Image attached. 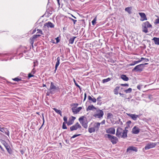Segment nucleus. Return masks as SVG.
I'll return each instance as SVG.
<instances>
[{"label":"nucleus","instance_id":"54","mask_svg":"<svg viewBox=\"0 0 159 159\" xmlns=\"http://www.w3.org/2000/svg\"><path fill=\"white\" fill-rule=\"evenodd\" d=\"M142 85H139L137 86V88L138 89H139V90H140L141 89V87Z\"/></svg>","mask_w":159,"mask_h":159},{"label":"nucleus","instance_id":"9","mask_svg":"<svg viewBox=\"0 0 159 159\" xmlns=\"http://www.w3.org/2000/svg\"><path fill=\"white\" fill-rule=\"evenodd\" d=\"M81 125L78 122H77L75 125L70 127V129L71 131H73L74 130H76L78 128H81Z\"/></svg>","mask_w":159,"mask_h":159},{"label":"nucleus","instance_id":"57","mask_svg":"<svg viewBox=\"0 0 159 159\" xmlns=\"http://www.w3.org/2000/svg\"><path fill=\"white\" fill-rule=\"evenodd\" d=\"M134 61L135 62L136 64H137V63H139L141 61V60H140L137 61Z\"/></svg>","mask_w":159,"mask_h":159},{"label":"nucleus","instance_id":"39","mask_svg":"<svg viewBox=\"0 0 159 159\" xmlns=\"http://www.w3.org/2000/svg\"><path fill=\"white\" fill-rule=\"evenodd\" d=\"M120 85L121 86H124V87H125V86L128 87L129 86V84H120Z\"/></svg>","mask_w":159,"mask_h":159},{"label":"nucleus","instance_id":"14","mask_svg":"<svg viewBox=\"0 0 159 159\" xmlns=\"http://www.w3.org/2000/svg\"><path fill=\"white\" fill-rule=\"evenodd\" d=\"M106 132L108 134H115V129L114 128H110L106 130Z\"/></svg>","mask_w":159,"mask_h":159},{"label":"nucleus","instance_id":"15","mask_svg":"<svg viewBox=\"0 0 159 159\" xmlns=\"http://www.w3.org/2000/svg\"><path fill=\"white\" fill-rule=\"evenodd\" d=\"M139 131L140 129L136 126H134L132 129V133L133 134H137L139 132Z\"/></svg>","mask_w":159,"mask_h":159},{"label":"nucleus","instance_id":"24","mask_svg":"<svg viewBox=\"0 0 159 159\" xmlns=\"http://www.w3.org/2000/svg\"><path fill=\"white\" fill-rule=\"evenodd\" d=\"M46 25L48 27L53 28L54 25L53 23L50 22H48L47 23H46Z\"/></svg>","mask_w":159,"mask_h":159},{"label":"nucleus","instance_id":"11","mask_svg":"<svg viewBox=\"0 0 159 159\" xmlns=\"http://www.w3.org/2000/svg\"><path fill=\"white\" fill-rule=\"evenodd\" d=\"M126 151L127 152L130 153L132 151L137 152L138 150L137 148L132 146L129 147L127 149Z\"/></svg>","mask_w":159,"mask_h":159},{"label":"nucleus","instance_id":"33","mask_svg":"<svg viewBox=\"0 0 159 159\" xmlns=\"http://www.w3.org/2000/svg\"><path fill=\"white\" fill-rule=\"evenodd\" d=\"M74 122L71 121L70 119H69V121L68 122H67V125H71Z\"/></svg>","mask_w":159,"mask_h":159},{"label":"nucleus","instance_id":"10","mask_svg":"<svg viewBox=\"0 0 159 159\" xmlns=\"http://www.w3.org/2000/svg\"><path fill=\"white\" fill-rule=\"evenodd\" d=\"M82 109V107H79L78 108H76V107H73L71 108L72 112L74 114H77Z\"/></svg>","mask_w":159,"mask_h":159},{"label":"nucleus","instance_id":"7","mask_svg":"<svg viewBox=\"0 0 159 159\" xmlns=\"http://www.w3.org/2000/svg\"><path fill=\"white\" fill-rule=\"evenodd\" d=\"M147 64H148V63H145L144 64L138 65L135 66L134 68L133 69L132 71H136V72L141 71L143 70V68L142 66Z\"/></svg>","mask_w":159,"mask_h":159},{"label":"nucleus","instance_id":"6","mask_svg":"<svg viewBox=\"0 0 159 159\" xmlns=\"http://www.w3.org/2000/svg\"><path fill=\"white\" fill-rule=\"evenodd\" d=\"M107 138L113 144L116 143L118 141V138L115 136L111 135L109 134H107Z\"/></svg>","mask_w":159,"mask_h":159},{"label":"nucleus","instance_id":"59","mask_svg":"<svg viewBox=\"0 0 159 159\" xmlns=\"http://www.w3.org/2000/svg\"><path fill=\"white\" fill-rule=\"evenodd\" d=\"M131 123V121L130 120L128 121L127 122V124L128 125H129Z\"/></svg>","mask_w":159,"mask_h":159},{"label":"nucleus","instance_id":"48","mask_svg":"<svg viewBox=\"0 0 159 159\" xmlns=\"http://www.w3.org/2000/svg\"><path fill=\"white\" fill-rule=\"evenodd\" d=\"M75 117L72 116L71 117V119H70V120H71V121H73L74 122V120H75Z\"/></svg>","mask_w":159,"mask_h":159},{"label":"nucleus","instance_id":"63","mask_svg":"<svg viewBox=\"0 0 159 159\" xmlns=\"http://www.w3.org/2000/svg\"><path fill=\"white\" fill-rule=\"evenodd\" d=\"M36 31V29H35L34 30H33V32L32 33V34H34V33H35Z\"/></svg>","mask_w":159,"mask_h":159},{"label":"nucleus","instance_id":"31","mask_svg":"<svg viewBox=\"0 0 159 159\" xmlns=\"http://www.w3.org/2000/svg\"><path fill=\"white\" fill-rule=\"evenodd\" d=\"M111 80V79L110 78H108L106 79H104L102 80V82L103 83H105Z\"/></svg>","mask_w":159,"mask_h":159},{"label":"nucleus","instance_id":"60","mask_svg":"<svg viewBox=\"0 0 159 159\" xmlns=\"http://www.w3.org/2000/svg\"><path fill=\"white\" fill-rule=\"evenodd\" d=\"M145 61L146 62H148L149 61V59L148 58H145Z\"/></svg>","mask_w":159,"mask_h":159},{"label":"nucleus","instance_id":"62","mask_svg":"<svg viewBox=\"0 0 159 159\" xmlns=\"http://www.w3.org/2000/svg\"><path fill=\"white\" fill-rule=\"evenodd\" d=\"M145 58H143V57H141V60H141V61H143V60H145Z\"/></svg>","mask_w":159,"mask_h":159},{"label":"nucleus","instance_id":"58","mask_svg":"<svg viewBox=\"0 0 159 159\" xmlns=\"http://www.w3.org/2000/svg\"><path fill=\"white\" fill-rule=\"evenodd\" d=\"M134 61L135 62L136 64H137V63H139L141 61V60H140L137 61Z\"/></svg>","mask_w":159,"mask_h":159},{"label":"nucleus","instance_id":"30","mask_svg":"<svg viewBox=\"0 0 159 159\" xmlns=\"http://www.w3.org/2000/svg\"><path fill=\"white\" fill-rule=\"evenodd\" d=\"M132 89L131 88H129L128 89L125 90V92L126 93H129L131 92H132Z\"/></svg>","mask_w":159,"mask_h":159},{"label":"nucleus","instance_id":"44","mask_svg":"<svg viewBox=\"0 0 159 159\" xmlns=\"http://www.w3.org/2000/svg\"><path fill=\"white\" fill-rule=\"evenodd\" d=\"M73 22L74 24L75 25L76 23V22L77 21L76 20H74L72 18H70Z\"/></svg>","mask_w":159,"mask_h":159},{"label":"nucleus","instance_id":"47","mask_svg":"<svg viewBox=\"0 0 159 159\" xmlns=\"http://www.w3.org/2000/svg\"><path fill=\"white\" fill-rule=\"evenodd\" d=\"M74 81L75 82V84L76 85V86L77 87H78L80 89H81L80 87L78 84H77L76 83V82H75V81L74 80Z\"/></svg>","mask_w":159,"mask_h":159},{"label":"nucleus","instance_id":"61","mask_svg":"<svg viewBox=\"0 0 159 159\" xmlns=\"http://www.w3.org/2000/svg\"><path fill=\"white\" fill-rule=\"evenodd\" d=\"M0 148L2 151H4V149H3V148H2V147L0 145Z\"/></svg>","mask_w":159,"mask_h":159},{"label":"nucleus","instance_id":"12","mask_svg":"<svg viewBox=\"0 0 159 159\" xmlns=\"http://www.w3.org/2000/svg\"><path fill=\"white\" fill-rule=\"evenodd\" d=\"M58 87H57L55 86L53 83L52 82L51 83V85L49 88V90L50 91V93H52L53 91L56 90L57 89H58Z\"/></svg>","mask_w":159,"mask_h":159},{"label":"nucleus","instance_id":"43","mask_svg":"<svg viewBox=\"0 0 159 159\" xmlns=\"http://www.w3.org/2000/svg\"><path fill=\"white\" fill-rule=\"evenodd\" d=\"M80 134H75L74 135H73L71 138V139L72 138H75L76 137L78 136H79V135H80Z\"/></svg>","mask_w":159,"mask_h":159},{"label":"nucleus","instance_id":"19","mask_svg":"<svg viewBox=\"0 0 159 159\" xmlns=\"http://www.w3.org/2000/svg\"><path fill=\"white\" fill-rule=\"evenodd\" d=\"M93 97H92L90 96H88V99L89 101H90V102H93V103H95L96 102L97 99L92 96Z\"/></svg>","mask_w":159,"mask_h":159},{"label":"nucleus","instance_id":"22","mask_svg":"<svg viewBox=\"0 0 159 159\" xmlns=\"http://www.w3.org/2000/svg\"><path fill=\"white\" fill-rule=\"evenodd\" d=\"M152 40H153L155 44L159 45V38L154 37Z\"/></svg>","mask_w":159,"mask_h":159},{"label":"nucleus","instance_id":"27","mask_svg":"<svg viewBox=\"0 0 159 159\" xmlns=\"http://www.w3.org/2000/svg\"><path fill=\"white\" fill-rule=\"evenodd\" d=\"M76 38V37H74L73 38H70L69 41V43L71 44H72L74 42L75 39Z\"/></svg>","mask_w":159,"mask_h":159},{"label":"nucleus","instance_id":"3","mask_svg":"<svg viewBox=\"0 0 159 159\" xmlns=\"http://www.w3.org/2000/svg\"><path fill=\"white\" fill-rule=\"evenodd\" d=\"M142 31L145 33H147L148 32V28H152V25L149 22L147 21L143 23L142 25Z\"/></svg>","mask_w":159,"mask_h":159},{"label":"nucleus","instance_id":"28","mask_svg":"<svg viewBox=\"0 0 159 159\" xmlns=\"http://www.w3.org/2000/svg\"><path fill=\"white\" fill-rule=\"evenodd\" d=\"M6 149L7 150L8 152L10 154H11V153L12 152V150H11L10 147L9 146H7V148H6Z\"/></svg>","mask_w":159,"mask_h":159},{"label":"nucleus","instance_id":"21","mask_svg":"<svg viewBox=\"0 0 159 159\" xmlns=\"http://www.w3.org/2000/svg\"><path fill=\"white\" fill-rule=\"evenodd\" d=\"M96 108L93 105L89 106L86 109V111H88L90 110H93L96 109Z\"/></svg>","mask_w":159,"mask_h":159},{"label":"nucleus","instance_id":"26","mask_svg":"<svg viewBox=\"0 0 159 159\" xmlns=\"http://www.w3.org/2000/svg\"><path fill=\"white\" fill-rule=\"evenodd\" d=\"M53 109L57 113L60 115L61 116H62V112L61 111L58 110L55 108H54Z\"/></svg>","mask_w":159,"mask_h":159},{"label":"nucleus","instance_id":"50","mask_svg":"<svg viewBox=\"0 0 159 159\" xmlns=\"http://www.w3.org/2000/svg\"><path fill=\"white\" fill-rule=\"evenodd\" d=\"M155 23L156 24H159V18L155 20Z\"/></svg>","mask_w":159,"mask_h":159},{"label":"nucleus","instance_id":"45","mask_svg":"<svg viewBox=\"0 0 159 159\" xmlns=\"http://www.w3.org/2000/svg\"><path fill=\"white\" fill-rule=\"evenodd\" d=\"M132 9V7H126L125 10H130L131 9Z\"/></svg>","mask_w":159,"mask_h":159},{"label":"nucleus","instance_id":"16","mask_svg":"<svg viewBox=\"0 0 159 159\" xmlns=\"http://www.w3.org/2000/svg\"><path fill=\"white\" fill-rule=\"evenodd\" d=\"M139 15L141 16L140 20L141 21H143L145 20H147V18L145 14L143 13H139Z\"/></svg>","mask_w":159,"mask_h":159},{"label":"nucleus","instance_id":"13","mask_svg":"<svg viewBox=\"0 0 159 159\" xmlns=\"http://www.w3.org/2000/svg\"><path fill=\"white\" fill-rule=\"evenodd\" d=\"M40 36H41V34H39L34 35L32 37L30 38V43L32 45H33L34 43V39Z\"/></svg>","mask_w":159,"mask_h":159},{"label":"nucleus","instance_id":"5","mask_svg":"<svg viewBox=\"0 0 159 159\" xmlns=\"http://www.w3.org/2000/svg\"><path fill=\"white\" fill-rule=\"evenodd\" d=\"M104 115L103 111L101 110L98 109L96 110V112L93 115V116L95 118H101L103 117Z\"/></svg>","mask_w":159,"mask_h":159},{"label":"nucleus","instance_id":"64","mask_svg":"<svg viewBox=\"0 0 159 159\" xmlns=\"http://www.w3.org/2000/svg\"><path fill=\"white\" fill-rule=\"evenodd\" d=\"M58 3L59 4L60 0H57Z\"/></svg>","mask_w":159,"mask_h":159},{"label":"nucleus","instance_id":"32","mask_svg":"<svg viewBox=\"0 0 159 159\" xmlns=\"http://www.w3.org/2000/svg\"><path fill=\"white\" fill-rule=\"evenodd\" d=\"M37 32L36 34H41V35L42 34H43L42 31L41 30H39V29H38L37 30Z\"/></svg>","mask_w":159,"mask_h":159},{"label":"nucleus","instance_id":"52","mask_svg":"<svg viewBox=\"0 0 159 159\" xmlns=\"http://www.w3.org/2000/svg\"><path fill=\"white\" fill-rule=\"evenodd\" d=\"M35 72V70L34 69H33L31 71V73L33 74H34Z\"/></svg>","mask_w":159,"mask_h":159},{"label":"nucleus","instance_id":"55","mask_svg":"<svg viewBox=\"0 0 159 159\" xmlns=\"http://www.w3.org/2000/svg\"><path fill=\"white\" fill-rule=\"evenodd\" d=\"M101 98V97L100 96H98L97 98V100L98 101H100V99Z\"/></svg>","mask_w":159,"mask_h":159},{"label":"nucleus","instance_id":"51","mask_svg":"<svg viewBox=\"0 0 159 159\" xmlns=\"http://www.w3.org/2000/svg\"><path fill=\"white\" fill-rule=\"evenodd\" d=\"M78 104L77 103H74L73 104V105L74 106V107H76V108L78 106Z\"/></svg>","mask_w":159,"mask_h":159},{"label":"nucleus","instance_id":"38","mask_svg":"<svg viewBox=\"0 0 159 159\" xmlns=\"http://www.w3.org/2000/svg\"><path fill=\"white\" fill-rule=\"evenodd\" d=\"M42 116V117H43V123L41 127L40 128V129H41V127L43 126V125L44 123V122H45V120H44V117L43 115V114Z\"/></svg>","mask_w":159,"mask_h":159},{"label":"nucleus","instance_id":"34","mask_svg":"<svg viewBox=\"0 0 159 159\" xmlns=\"http://www.w3.org/2000/svg\"><path fill=\"white\" fill-rule=\"evenodd\" d=\"M66 123L65 122H63L62 124V128L63 129H66L67 127L66 125Z\"/></svg>","mask_w":159,"mask_h":159},{"label":"nucleus","instance_id":"37","mask_svg":"<svg viewBox=\"0 0 159 159\" xmlns=\"http://www.w3.org/2000/svg\"><path fill=\"white\" fill-rule=\"evenodd\" d=\"M13 80L14 81H16L17 82H18L19 81H20L21 80V79H19L18 78H15L14 79H13Z\"/></svg>","mask_w":159,"mask_h":159},{"label":"nucleus","instance_id":"23","mask_svg":"<svg viewBox=\"0 0 159 159\" xmlns=\"http://www.w3.org/2000/svg\"><path fill=\"white\" fill-rule=\"evenodd\" d=\"M121 78L125 81H127L129 80V78L127 77L126 75H122L120 76Z\"/></svg>","mask_w":159,"mask_h":159},{"label":"nucleus","instance_id":"40","mask_svg":"<svg viewBox=\"0 0 159 159\" xmlns=\"http://www.w3.org/2000/svg\"><path fill=\"white\" fill-rule=\"evenodd\" d=\"M63 120L65 121V122L66 123H67V118L66 116H64L63 118Z\"/></svg>","mask_w":159,"mask_h":159},{"label":"nucleus","instance_id":"56","mask_svg":"<svg viewBox=\"0 0 159 159\" xmlns=\"http://www.w3.org/2000/svg\"><path fill=\"white\" fill-rule=\"evenodd\" d=\"M134 61L135 62L136 64H137V63H139L141 61V60H140L137 61Z\"/></svg>","mask_w":159,"mask_h":159},{"label":"nucleus","instance_id":"20","mask_svg":"<svg viewBox=\"0 0 159 159\" xmlns=\"http://www.w3.org/2000/svg\"><path fill=\"white\" fill-rule=\"evenodd\" d=\"M60 57H58L57 59V61L56 62V65H55V72H56V70H57V68L60 64Z\"/></svg>","mask_w":159,"mask_h":159},{"label":"nucleus","instance_id":"53","mask_svg":"<svg viewBox=\"0 0 159 159\" xmlns=\"http://www.w3.org/2000/svg\"><path fill=\"white\" fill-rule=\"evenodd\" d=\"M87 97V94L86 93L84 94V101L86 99Z\"/></svg>","mask_w":159,"mask_h":159},{"label":"nucleus","instance_id":"25","mask_svg":"<svg viewBox=\"0 0 159 159\" xmlns=\"http://www.w3.org/2000/svg\"><path fill=\"white\" fill-rule=\"evenodd\" d=\"M120 89V87L117 86L115 88L114 90V92L115 94L117 95L118 94V90Z\"/></svg>","mask_w":159,"mask_h":159},{"label":"nucleus","instance_id":"49","mask_svg":"<svg viewBox=\"0 0 159 159\" xmlns=\"http://www.w3.org/2000/svg\"><path fill=\"white\" fill-rule=\"evenodd\" d=\"M135 64H136L135 63V62L134 61L133 63H131V64H129V66H134Z\"/></svg>","mask_w":159,"mask_h":159},{"label":"nucleus","instance_id":"1","mask_svg":"<svg viewBox=\"0 0 159 159\" xmlns=\"http://www.w3.org/2000/svg\"><path fill=\"white\" fill-rule=\"evenodd\" d=\"M128 130L126 129H123L121 128L118 127L116 130V136L120 138H125L127 137Z\"/></svg>","mask_w":159,"mask_h":159},{"label":"nucleus","instance_id":"36","mask_svg":"<svg viewBox=\"0 0 159 159\" xmlns=\"http://www.w3.org/2000/svg\"><path fill=\"white\" fill-rule=\"evenodd\" d=\"M112 116L113 115L111 113H109L107 114V117L108 118H111L112 117Z\"/></svg>","mask_w":159,"mask_h":159},{"label":"nucleus","instance_id":"17","mask_svg":"<svg viewBox=\"0 0 159 159\" xmlns=\"http://www.w3.org/2000/svg\"><path fill=\"white\" fill-rule=\"evenodd\" d=\"M127 115L131 117L133 120H137L138 117H139L138 115H136L135 114H127Z\"/></svg>","mask_w":159,"mask_h":159},{"label":"nucleus","instance_id":"35","mask_svg":"<svg viewBox=\"0 0 159 159\" xmlns=\"http://www.w3.org/2000/svg\"><path fill=\"white\" fill-rule=\"evenodd\" d=\"M96 20V17H95L92 21V23L93 25H94L95 24Z\"/></svg>","mask_w":159,"mask_h":159},{"label":"nucleus","instance_id":"42","mask_svg":"<svg viewBox=\"0 0 159 159\" xmlns=\"http://www.w3.org/2000/svg\"><path fill=\"white\" fill-rule=\"evenodd\" d=\"M34 76V75H33V74H32V73H30L28 75V77L29 78H30L31 77H33Z\"/></svg>","mask_w":159,"mask_h":159},{"label":"nucleus","instance_id":"41","mask_svg":"<svg viewBox=\"0 0 159 159\" xmlns=\"http://www.w3.org/2000/svg\"><path fill=\"white\" fill-rule=\"evenodd\" d=\"M119 94L122 97L125 98V97H126V95L125 94H124L121 93H119Z\"/></svg>","mask_w":159,"mask_h":159},{"label":"nucleus","instance_id":"4","mask_svg":"<svg viewBox=\"0 0 159 159\" xmlns=\"http://www.w3.org/2000/svg\"><path fill=\"white\" fill-rule=\"evenodd\" d=\"M84 117L83 116H81L79 119V120L83 127L87 129L88 128V122L87 120H84Z\"/></svg>","mask_w":159,"mask_h":159},{"label":"nucleus","instance_id":"8","mask_svg":"<svg viewBox=\"0 0 159 159\" xmlns=\"http://www.w3.org/2000/svg\"><path fill=\"white\" fill-rule=\"evenodd\" d=\"M159 143H150L147 144L144 147L145 150H147L154 148Z\"/></svg>","mask_w":159,"mask_h":159},{"label":"nucleus","instance_id":"18","mask_svg":"<svg viewBox=\"0 0 159 159\" xmlns=\"http://www.w3.org/2000/svg\"><path fill=\"white\" fill-rule=\"evenodd\" d=\"M0 131L8 136L9 135V132L7 128L2 127Z\"/></svg>","mask_w":159,"mask_h":159},{"label":"nucleus","instance_id":"29","mask_svg":"<svg viewBox=\"0 0 159 159\" xmlns=\"http://www.w3.org/2000/svg\"><path fill=\"white\" fill-rule=\"evenodd\" d=\"M2 143L3 145H4V146H5L6 148H7V146H9L8 144L5 141L2 140Z\"/></svg>","mask_w":159,"mask_h":159},{"label":"nucleus","instance_id":"2","mask_svg":"<svg viewBox=\"0 0 159 159\" xmlns=\"http://www.w3.org/2000/svg\"><path fill=\"white\" fill-rule=\"evenodd\" d=\"M100 127V124L99 122H92L90 124L88 131L90 133L98 131Z\"/></svg>","mask_w":159,"mask_h":159},{"label":"nucleus","instance_id":"46","mask_svg":"<svg viewBox=\"0 0 159 159\" xmlns=\"http://www.w3.org/2000/svg\"><path fill=\"white\" fill-rule=\"evenodd\" d=\"M105 120H103L101 123H99V124H100V125L101 124V125H103L104 124H105Z\"/></svg>","mask_w":159,"mask_h":159}]
</instances>
